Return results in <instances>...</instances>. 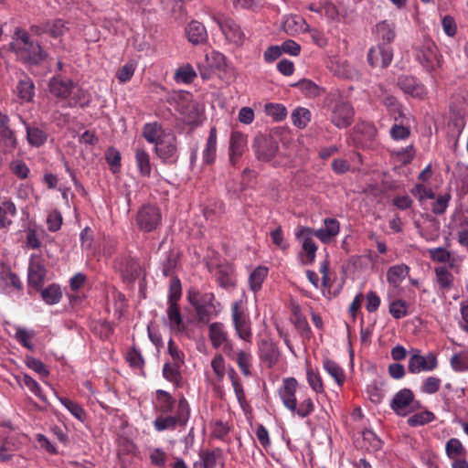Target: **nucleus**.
I'll return each mask as SVG.
<instances>
[{
    "instance_id": "obj_1",
    "label": "nucleus",
    "mask_w": 468,
    "mask_h": 468,
    "mask_svg": "<svg viewBox=\"0 0 468 468\" xmlns=\"http://www.w3.org/2000/svg\"><path fill=\"white\" fill-rule=\"evenodd\" d=\"M7 50L15 55L16 61L27 67L39 66L48 57L42 45L22 27L14 28Z\"/></svg>"
},
{
    "instance_id": "obj_2",
    "label": "nucleus",
    "mask_w": 468,
    "mask_h": 468,
    "mask_svg": "<svg viewBox=\"0 0 468 468\" xmlns=\"http://www.w3.org/2000/svg\"><path fill=\"white\" fill-rule=\"evenodd\" d=\"M48 91L57 103H62L64 107H74L77 104H82L85 98L83 90L70 79L61 75H56L49 79Z\"/></svg>"
},
{
    "instance_id": "obj_3",
    "label": "nucleus",
    "mask_w": 468,
    "mask_h": 468,
    "mask_svg": "<svg viewBox=\"0 0 468 468\" xmlns=\"http://www.w3.org/2000/svg\"><path fill=\"white\" fill-rule=\"evenodd\" d=\"M187 299L195 308L197 320L207 324L212 318L217 317L221 312V304L216 301L212 292L201 293L197 290H189Z\"/></svg>"
},
{
    "instance_id": "obj_4",
    "label": "nucleus",
    "mask_w": 468,
    "mask_h": 468,
    "mask_svg": "<svg viewBox=\"0 0 468 468\" xmlns=\"http://www.w3.org/2000/svg\"><path fill=\"white\" fill-rule=\"evenodd\" d=\"M190 417V407L187 400L181 397L178 400L175 415H160L155 418L153 424L154 429L162 432L166 430H175L176 427H185Z\"/></svg>"
},
{
    "instance_id": "obj_5",
    "label": "nucleus",
    "mask_w": 468,
    "mask_h": 468,
    "mask_svg": "<svg viewBox=\"0 0 468 468\" xmlns=\"http://www.w3.org/2000/svg\"><path fill=\"white\" fill-rule=\"evenodd\" d=\"M231 319L234 330L239 338L247 343H251V321L248 314L245 301H236L231 304Z\"/></svg>"
},
{
    "instance_id": "obj_6",
    "label": "nucleus",
    "mask_w": 468,
    "mask_h": 468,
    "mask_svg": "<svg viewBox=\"0 0 468 468\" xmlns=\"http://www.w3.org/2000/svg\"><path fill=\"white\" fill-rule=\"evenodd\" d=\"M339 92H330L326 98L330 102L335 101L332 108L331 122L338 128L348 127L354 118V109L352 105L346 101L338 100Z\"/></svg>"
},
{
    "instance_id": "obj_7",
    "label": "nucleus",
    "mask_w": 468,
    "mask_h": 468,
    "mask_svg": "<svg viewBox=\"0 0 468 468\" xmlns=\"http://www.w3.org/2000/svg\"><path fill=\"white\" fill-rule=\"evenodd\" d=\"M415 58L418 62L428 71L431 72L441 66V57L433 41L424 40L415 50Z\"/></svg>"
},
{
    "instance_id": "obj_8",
    "label": "nucleus",
    "mask_w": 468,
    "mask_h": 468,
    "mask_svg": "<svg viewBox=\"0 0 468 468\" xmlns=\"http://www.w3.org/2000/svg\"><path fill=\"white\" fill-rule=\"evenodd\" d=\"M312 236L313 229L307 227H300L295 232L296 239L302 242L300 261L303 265H310L315 260L317 246Z\"/></svg>"
},
{
    "instance_id": "obj_9",
    "label": "nucleus",
    "mask_w": 468,
    "mask_h": 468,
    "mask_svg": "<svg viewBox=\"0 0 468 468\" xmlns=\"http://www.w3.org/2000/svg\"><path fill=\"white\" fill-rule=\"evenodd\" d=\"M390 408L397 415L405 417L419 409L420 403L414 399L410 389L403 388L394 395Z\"/></svg>"
},
{
    "instance_id": "obj_10",
    "label": "nucleus",
    "mask_w": 468,
    "mask_h": 468,
    "mask_svg": "<svg viewBox=\"0 0 468 468\" xmlns=\"http://www.w3.org/2000/svg\"><path fill=\"white\" fill-rule=\"evenodd\" d=\"M438 359L435 354L430 352L425 356L420 354L419 349H411L408 363V369L412 374L422 371L430 372L437 368Z\"/></svg>"
},
{
    "instance_id": "obj_11",
    "label": "nucleus",
    "mask_w": 468,
    "mask_h": 468,
    "mask_svg": "<svg viewBox=\"0 0 468 468\" xmlns=\"http://www.w3.org/2000/svg\"><path fill=\"white\" fill-rule=\"evenodd\" d=\"M367 59L372 68L385 69L393 59V49L389 45L377 44L369 48Z\"/></svg>"
},
{
    "instance_id": "obj_12",
    "label": "nucleus",
    "mask_w": 468,
    "mask_h": 468,
    "mask_svg": "<svg viewBox=\"0 0 468 468\" xmlns=\"http://www.w3.org/2000/svg\"><path fill=\"white\" fill-rule=\"evenodd\" d=\"M136 222L141 230L151 232L160 224L161 213L159 209L154 206H144L137 213Z\"/></svg>"
},
{
    "instance_id": "obj_13",
    "label": "nucleus",
    "mask_w": 468,
    "mask_h": 468,
    "mask_svg": "<svg viewBox=\"0 0 468 468\" xmlns=\"http://www.w3.org/2000/svg\"><path fill=\"white\" fill-rule=\"evenodd\" d=\"M155 154L164 163H175L177 159L176 137L172 133L163 137L154 147Z\"/></svg>"
},
{
    "instance_id": "obj_14",
    "label": "nucleus",
    "mask_w": 468,
    "mask_h": 468,
    "mask_svg": "<svg viewBox=\"0 0 468 468\" xmlns=\"http://www.w3.org/2000/svg\"><path fill=\"white\" fill-rule=\"evenodd\" d=\"M213 19L229 43L236 46L243 43L244 33L234 20L229 17H214Z\"/></svg>"
},
{
    "instance_id": "obj_15",
    "label": "nucleus",
    "mask_w": 468,
    "mask_h": 468,
    "mask_svg": "<svg viewBox=\"0 0 468 468\" xmlns=\"http://www.w3.org/2000/svg\"><path fill=\"white\" fill-rule=\"evenodd\" d=\"M253 148L258 160L270 162L278 152V144L271 138L259 136L254 140Z\"/></svg>"
},
{
    "instance_id": "obj_16",
    "label": "nucleus",
    "mask_w": 468,
    "mask_h": 468,
    "mask_svg": "<svg viewBox=\"0 0 468 468\" xmlns=\"http://www.w3.org/2000/svg\"><path fill=\"white\" fill-rule=\"evenodd\" d=\"M297 386L298 382L294 378H287L283 379L282 385L278 389L283 406L290 411L294 410L297 405L295 395Z\"/></svg>"
},
{
    "instance_id": "obj_17",
    "label": "nucleus",
    "mask_w": 468,
    "mask_h": 468,
    "mask_svg": "<svg viewBox=\"0 0 468 468\" xmlns=\"http://www.w3.org/2000/svg\"><path fill=\"white\" fill-rule=\"evenodd\" d=\"M398 86L408 95L423 99L427 94L425 86L412 76L402 75L398 79Z\"/></svg>"
},
{
    "instance_id": "obj_18",
    "label": "nucleus",
    "mask_w": 468,
    "mask_h": 468,
    "mask_svg": "<svg viewBox=\"0 0 468 468\" xmlns=\"http://www.w3.org/2000/svg\"><path fill=\"white\" fill-rule=\"evenodd\" d=\"M259 356L269 367H272L279 359L280 352L274 342L270 338H263L259 342Z\"/></svg>"
},
{
    "instance_id": "obj_19",
    "label": "nucleus",
    "mask_w": 468,
    "mask_h": 468,
    "mask_svg": "<svg viewBox=\"0 0 468 468\" xmlns=\"http://www.w3.org/2000/svg\"><path fill=\"white\" fill-rule=\"evenodd\" d=\"M247 147V138L240 132H233L229 140V159L232 165H236Z\"/></svg>"
},
{
    "instance_id": "obj_20",
    "label": "nucleus",
    "mask_w": 468,
    "mask_h": 468,
    "mask_svg": "<svg viewBox=\"0 0 468 468\" xmlns=\"http://www.w3.org/2000/svg\"><path fill=\"white\" fill-rule=\"evenodd\" d=\"M340 230V224L335 218H326L324 219V227L313 229V235L318 238L323 243H329Z\"/></svg>"
},
{
    "instance_id": "obj_21",
    "label": "nucleus",
    "mask_w": 468,
    "mask_h": 468,
    "mask_svg": "<svg viewBox=\"0 0 468 468\" xmlns=\"http://www.w3.org/2000/svg\"><path fill=\"white\" fill-rule=\"evenodd\" d=\"M449 268V266H437L434 268L435 287L442 292L451 291L454 286V276Z\"/></svg>"
},
{
    "instance_id": "obj_22",
    "label": "nucleus",
    "mask_w": 468,
    "mask_h": 468,
    "mask_svg": "<svg viewBox=\"0 0 468 468\" xmlns=\"http://www.w3.org/2000/svg\"><path fill=\"white\" fill-rule=\"evenodd\" d=\"M187 39L193 45L206 43L207 33L205 26L198 21H191L186 27Z\"/></svg>"
},
{
    "instance_id": "obj_23",
    "label": "nucleus",
    "mask_w": 468,
    "mask_h": 468,
    "mask_svg": "<svg viewBox=\"0 0 468 468\" xmlns=\"http://www.w3.org/2000/svg\"><path fill=\"white\" fill-rule=\"evenodd\" d=\"M378 44L389 45L395 38V27L392 23L382 21L376 25L373 31Z\"/></svg>"
},
{
    "instance_id": "obj_24",
    "label": "nucleus",
    "mask_w": 468,
    "mask_h": 468,
    "mask_svg": "<svg viewBox=\"0 0 468 468\" xmlns=\"http://www.w3.org/2000/svg\"><path fill=\"white\" fill-rule=\"evenodd\" d=\"M217 141L218 132L215 126H212L209 131V135L207 139L205 147L202 152L203 162L207 165H211L215 162L217 156Z\"/></svg>"
},
{
    "instance_id": "obj_25",
    "label": "nucleus",
    "mask_w": 468,
    "mask_h": 468,
    "mask_svg": "<svg viewBox=\"0 0 468 468\" xmlns=\"http://www.w3.org/2000/svg\"><path fill=\"white\" fill-rule=\"evenodd\" d=\"M208 337L214 348H219L229 339V334L222 323L215 322L208 326Z\"/></svg>"
},
{
    "instance_id": "obj_26",
    "label": "nucleus",
    "mask_w": 468,
    "mask_h": 468,
    "mask_svg": "<svg viewBox=\"0 0 468 468\" xmlns=\"http://www.w3.org/2000/svg\"><path fill=\"white\" fill-rule=\"evenodd\" d=\"M16 94L17 97L26 102H29L35 96V85L31 78L23 73L21 78L16 84Z\"/></svg>"
},
{
    "instance_id": "obj_27",
    "label": "nucleus",
    "mask_w": 468,
    "mask_h": 468,
    "mask_svg": "<svg viewBox=\"0 0 468 468\" xmlns=\"http://www.w3.org/2000/svg\"><path fill=\"white\" fill-rule=\"evenodd\" d=\"M166 314L168 324L172 331L181 333L186 330L183 317L177 303L167 304Z\"/></svg>"
},
{
    "instance_id": "obj_28",
    "label": "nucleus",
    "mask_w": 468,
    "mask_h": 468,
    "mask_svg": "<svg viewBox=\"0 0 468 468\" xmlns=\"http://www.w3.org/2000/svg\"><path fill=\"white\" fill-rule=\"evenodd\" d=\"M134 155L140 175L144 177L150 176L152 173V165L148 152L143 146L138 145L135 148Z\"/></svg>"
},
{
    "instance_id": "obj_29",
    "label": "nucleus",
    "mask_w": 468,
    "mask_h": 468,
    "mask_svg": "<svg viewBox=\"0 0 468 468\" xmlns=\"http://www.w3.org/2000/svg\"><path fill=\"white\" fill-rule=\"evenodd\" d=\"M46 276V268L38 260L31 258L28 267V282L35 286H40Z\"/></svg>"
},
{
    "instance_id": "obj_30",
    "label": "nucleus",
    "mask_w": 468,
    "mask_h": 468,
    "mask_svg": "<svg viewBox=\"0 0 468 468\" xmlns=\"http://www.w3.org/2000/svg\"><path fill=\"white\" fill-rule=\"evenodd\" d=\"M166 134L167 133L158 122H148L144 125L143 135L150 144H154L156 145L157 143L161 141Z\"/></svg>"
},
{
    "instance_id": "obj_31",
    "label": "nucleus",
    "mask_w": 468,
    "mask_h": 468,
    "mask_svg": "<svg viewBox=\"0 0 468 468\" xmlns=\"http://www.w3.org/2000/svg\"><path fill=\"white\" fill-rule=\"evenodd\" d=\"M116 268L126 280H133L138 275L140 265L133 258H125L118 262Z\"/></svg>"
},
{
    "instance_id": "obj_32",
    "label": "nucleus",
    "mask_w": 468,
    "mask_h": 468,
    "mask_svg": "<svg viewBox=\"0 0 468 468\" xmlns=\"http://www.w3.org/2000/svg\"><path fill=\"white\" fill-rule=\"evenodd\" d=\"M156 410L160 414L167 415L173 412L176 400L168 392L163 389L156 390Z\"/></svg>"
},
{
    "instance_id": "obj_33",
    "label": "nucleus",
    "mask_w": 468,
    "mask_h": 468,
    "mask_svg": "<svg viewBox=\"0 0 468 468\" xmlns=\"http://www.w3.org/2000/svg\"><path fill=\"white\" fill-rule=\"evenodd\" d=\"M17 146V140L9 126L0 128V151L4 154L12 153Z\"/></svg>"
},
{
    "instance_id": "obj_34",
    "label": "nucleus",
    "mask_w": 468,
    "mask_h": 468,
    "mask_svg": "<svg viewBox=\"0 0 468 468\" xmlns=\"http://www.w3.org/2000/svg\"><path fill=\"white\" fill-rule=\"evenodd\" d=\"M269 269L265 266L256 267L250 274L249 282L250 289L256 292L261 289L264 280L267 278Z\"/></svg>"
},
{
    "instance_id": "obj_35",
    "label": "nucleus",
    "mask_w": 468,
    "mask_h": 468,
    "mask_svg": "<svg viewBox=\"0 0 468 468\" xmlns=\"http://www.w3.org/2000/svg\"><path fill=\"white\" fill-rule=\"evenodd\" d=\"M410 268L405 264L390 267L387 272V281L395 286L399 285L408 275Z\"/></svg>"
},
{
    "instance_id": "obj_36",
    "label": "nucleus",
    "mask_w": 468,
    "mask_h": 468,
    "mask_svg": "<svg viewBox=\"0 0 468 468\" xmlns=\"http://www.w3.org/2000/svg\"><path fill=\"white\" fill-rule=\"evenodd\" d=\"M16 207L11 200L4 201L0 204V228H8L12 220L8 217H16Z\"/></svg>"
},
{
    "instance_id": "obj_37",
    "label": "nucleus",
    "mask_w": 468,
    "mask_h": 468,
    "mask_svg": "<svg viewBox=\"0 0 468 468\" xmlns=\"http://www.w3.org/2000/svg\"><path fill=\"white\" fill-rule=\"evenodd\" d=\"M324 369L335 379L338 386H342L346 380L343 368L335 361L326 358L323 363Z\"/></svg>"
},
{
    "instance_id": "obj_38",
    "label": "nucleus",
    "mask_w": 468,
    "mask_h": 468,
    "mask_svg": "<svg viewBox=\"0 0 468 468\" xmlns=\"http://www.w3.org/2000/svg\"><path fill=\"white\" fill-rule=\"evenodd\" d=\"M428 253L430 258L436 262L449 263V267L453 269L455 267V260L452 259L451 252L443 247L429 249Z\"/></svg>"
},
{
    "instance_id": "obj_39",
    "label": "nucleus",
    "mask_w": 468,
    "mask_h": 468,
    "mask_svg": "<svg viewBox=\"0 0 468 468\" xmlns=\"http://www.w3.org/2000/svg\"><path fill=\"white\" fill-rule=\"evenodd\" d=\"M42 300L49 305L56 304L62 298V292L58 284L52 283L40 292Z\"/></svg>"
},
{
    "instance_id": "obj_40",
    "label": "nucleus",
    "mask_w": 468,
    "mask_h": 468,
    "mask_svg": "<svg viewBox=\"0 0 468 468\" xmlns=\"http://www.w3.org/2000/svg\"><path fill=\"white\" fill-rule=\"evenodd\" d=\"M26 131L27 142L33 146L38 147L44 144L48 139L47 133L38 127L27 126Z\"/></svg>"
},
{
    "instance_id": "obj_41",
    "label": "nucleus",
    "mask_w": 468,
    "mask_h": 468,
    "mask_svg": "<svg viewBox=\"0 0 468 468\" xmlns=\"http://www.w3.org/2000/svg\"><path fill=\"white\" fill-rule=\"evenodd\" d=\"M236 362L241 373L245 377L251 375L252 355L246 350H239L237 354Z\"/></svg>"
},
{
    "instance_id": "obj_42",
    "label": "nucleus",
    "mask_w": 468,
    "mask_h": 468,
    "mask_svg": "<svg viewBox=\"0 0 468 468\" xmlns=\"http://www.w3.org/2000/svg\"><path fill=\"white\" fill-rule=\"evenodd\" d=\"M218 455L215 451H201L199 460L194 463V468H215Z\"/></svg>"
},
{
    "instance_id": "obj_43",
    "label": "nucleus",
    "mask_w": 468,
    "mask_h": 468,
    "mask_svg": "<svg viewBox=\"0 0 468 468\" xmlns=\"http://www.w3.org/2000/svg\"><path fill=\"white\" fill-rule=\"evenodd\" d=\"M311 121V112L303 107L294 109L292 112V124L300 129L307 126Z\"/></svg>"
},
{
    "instance_id": "obj_44",
    "label": "nucleus",
    "mask_w": 468,
    "mask_h": 468,
    "mask_svg": "<svg viewBox=\"0 0 468 468\" xmlns=\"http://www.w3.org/2000/svg\"><path fill=\"white\" fill-rule=\"evenodd\" d=\"M211 368L218 382H221L226 375L227 366L222 354H216L210 362Z\"/></svg>"
},
{
    "instance_id": "obj_45",
    "label": "nucleus",
    "mask_w": 468,
    "mask_h": 468,
    "mask_svg": "<svg viewBox=\"0 0 468 468\" xmlns=\"http://www.w3.org/2000/svg\"><path fill=\"white\" fill-rule=\"evenodd\" d=\"M59 402L79 420L83 421L86 413L83 408L77 402L63 397H58Z\"/></svg>"
},
{
    "instance_id": "obj_46",
    "label": "nucleus",
    "mask_w": 468,
    "mask_h": 468,
    "mask_svg": "<svg viewBox=\"0 0 468 468\" xmlns=\"http://www.w3.org/2000/svg\"><path fill=\"white\" fill-rule=\"evenodd\" d=\"M300 90L310 98H315L321 95L322 89L310 80L303 79L294 84Z\"/></svg>"
},
{
    "instance_id": "obj_47",
    "label": "nucleus",
    "mask_w": 468,
    "mask_h": 468,
    "mask_svg": "<svg viewBox=\"0 0 468 468\" xmlns=\"http://www.w3.org/2000/svg\"><path fill=\"white\" fill-rule=\"evenodd\" d=\"M180 363L174 362L171 363H165L163 367V376L165 379L172 383L178 384L181 380V374L179 371Z\"/></svg>"
},
{
    "instance_id": "obj_48",
    "label": "nucleus",
    "mask_w": 468,
    "mask_h": 468,
    "mask_svg": "<svg viewBox=\"0 0 468 468\" xmlns=\"http://www.w3.org/2000/svg\"><path fill=\"white\" fill-rule=\"evenodd\" d=\"M451 366L454 371L462 372L468 369V350L454 354L451 357Z\"/></svg>"
},
{
    "instance_id": "obj_49",
    "label": "nucleus",
    "mask_w": 468,
    "mask_h": 468,
    "mask_svg": "<svg viewBox=\"0 0 468 468\" xmlns=\"http://www.w3.org/2000/svg\"><path fill=\"white\" fill-rule=\"evenodd\" d=\"M35 336L34 331H28L26 328L17 326L16 328V339L26 348L33 350L32 339Z\"/></svg>"
},
{
    "instance_id": "obj_50",
    "label": "nucleus",
    "mask_w": 468,
    "mask_h": 468,
    "mask_svg": "<svg viewBox=\"0 0 468 468\" xmlns=\"http://www.w3.org/2000/svg\"><path fill=\"white\" fill-rule=\"evenodd\" d=\"M196 77L197 73L189 64L179 68L175 73V80L176 82L190 83Z\"/></svg>"
},
{
    "instance_id": "obj_51",
    "label": "nucleus",
    "mask_w": 468,
    "mask_h": 468,
    "mask_svg": "<svg viewBox=\"0 0 468 468\" xmlns=\"http://www.w3.org/2000/svg\"><path fill=\"white\" fill-rule=\"evenodd\" d=\"M445 451L450 459H456L465 452L462 442L456 438H452L447 441Z\"/></svg>"
},
{
    "instance_id": "obj_52",
    "label": "nucleus",
    "mask_w": 468,
    "mask_h": 468,
    "mask_svg": "<svg viewBox=\"0 0 468 468\" xmlns=\"http://www.w3.org/2000/svg\"><path fill=\"white\" fill-rule=\"evenodd\" d=\"M451 197H452L450 193H444L442 195H439L438 197L435 196V201L431 206L432 213L435 215L443 214L449 206Z\"/></svg>"
},
{
    "instance_id": "obj_53",
    "label": "nucleus",
    "mask_w": 468,
    "mask_h": 468,
    "mask_svg": "<svg viewBox=\"0 0 468 468\" xmlns=\"http://www.w3.org/2000/svg\"><path fill=\"white\" fill-rule=\"evenodd\" d=\"M307 381L311 388L317 394L324 392L322 378L318 372L314 371L311 368L307 369Z\"/></svg>"
},
{
    "instance_id": "obj_54",
    "label": "nucleus",
    "mask_w": 468,
    "mask_h": 468,
    "mask_svg": "<svg viewBox=\"0 0 468 468\" xmlns=\"http://www.w3.org/2000/svg\"><path fill=\"white\" fill-rule=\"evenodd\" d=\"M267 115L273 118L274 121H282L287 115L286 108L279 103H267L265 105Z\"/></svg>"
},
{
    "instance_id": "obj_55",
    "label": "nucleus",
    "mask_w": 468,
    "mask_h": 468,
    "mask_svg": "<svg viewBox=\"0 0 468 468\" xmlns=\"http://www.w3.org/2000/svg\"><path fill=\"white\" fill-rule=\"evenodd\" d=\"M434 420V414L431 411L416 413L408 419V424L412 427L427 424Z\"/></svg>"
},
{
    "instance_id": "obj_56",
    "label": "nucleus",
    "mask_w": 468,
    "mask_h": 468,
    "mask_svg": "<svg viewBox=\"0 0 468 468\" xmlns=\"http://www.w3.org/2000/svg\"><path fill=\"white\" fill-rule=\"evenodd\" d=\"M389 313L395 319H400L408 314V303L403 300H396L389 304Z\"/></svg>"
},
{
    "instance_id": "obj_57",
    "label": "nucleus",
    "mask_w": 468,
    "mask_h": 468,
    "mask_svg": "<svg viewBox=\"0 0 468 468\" xmlns=\"http://www.w3.org/2000/svg\"><path fill=\"white\" fill-rule=\"evenodd\" d=\"M410 193L418 198L420 202L424 201L426 198L433 199L435 198V193L432 191L431 188H429L425 186L422 184H417L415 185L411 190Z\"/></svg>"
},
{
    "instance_id": "obj_58",
    "label": "nucleus",
    "mask_w": 468,
    "mask_h": 468,
    "mask_svg": "<svg viewBox=\"0 0 468 468\" xmlns=\"http://www.w3.org/2000/svg\"><path fill=\"white\" fill-rule=\"evenodd\" d=\"M314 410V404L310 398H307L301 401L299 405H295V410H291V412L303 419L309 416Z\"/></svg>"
},
{
    "instance_id": "obj_59",
    "label": "nucleus",
    "mask_w": 468,
    "mask_h": 468,
    "mask_svg": "<svg viewBox=\"0 0 468 468\" xmlns=\"http://www.w3.org/2000/svg\"><path fill=\"white\" fill-rule=\"evenodd\" d=\"M208 67L221 69L227 65L225 56L218 51H211L206 55Z\"/></svg>"
},
{
    "instance_id": "obj_60",
    "label": "nucleus",
    "mask_w": 468,
    "mask_h": 468,
    "mask_svg": "<svg viewBox=\"0 0 468 468\" xmlns=\"http://www.w3.org/2000/svg\"><path fill=\"white\" fill-rule=\"evenodd\" d=\"M182 295L180 281L176 278L172 279L169 285V293L167 304L177 303Z\"/></svg>"
},
{
    "instance_id": "obj_61",
    "label": "nucleus",
    "mask_w": 468,
    "mask_h": 468,
    "mask_svg": "<svg viewBox=\"0 0 468 468\" xmlns=\"http://www.w3.org/2000/svg\"><path fill=\"white\" fill-rule=\"evenodd\" d=\"M187 112H183V113L186 115L185 120L189 124H197L199 122L201 112L199 110V106L195 101H190L187 104Z\"/></svg>"
},
{
    "instance_id": "obj_62",
    "label": "nucleus",
    "mask_w": 468,
    "mask_h": 468,
    "mask_svg": "<svg viewBox=\"0 0 468 468\" xmlns=\"http://www.w3.org/2000/svg\"><path fill=\"white\" fill-rule=\"evenodd\" d=\"M66 31L65 23L61 19H55L52 21H47V34H49L52 37H58Z\"/></svg>"
},
{
    "instance_id": "obj_63",
    "label": "nucleus",
    "mask_w": 468,
    "mask_h": 468,
    "mask_svg": "<svg viewBox=\"0 0 468 468\" xmlns=\"http://www.w3.org/2000/svg\"><path fill=\"white\" fill-rule=\"evenodd\" d=\"M441 379L437 377H428L424 379L420 391L425 394H434L441 387Z\"/></svg>"
},
{
    "instance_id": "obj_64",
    "label": "nucleus",
    "mask_w": 468,
    "mask_h": 468,
    "mask_svg": "<svg viewBox=\"0 0 468 468\" xmlns=\"http://www.w3.org/2000/svg\"><path fill=\"white\" fill-rule=\"evenodd\" d=\"M455 175L457 179L462 183V187L464 191H468V165L463 163H457L455 168Z\"/></svg>"
}]
</instances>
